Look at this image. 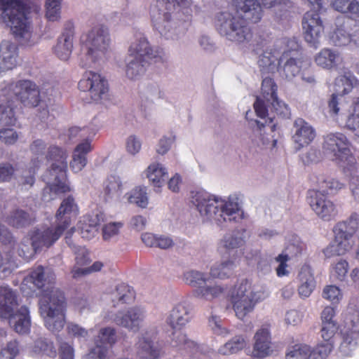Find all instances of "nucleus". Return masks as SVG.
I'll return each instance as SVG.
<instances>
[{
  "label": "nucleus",
  "instance_id": "obj_27",
  "mask_svg": "<svg viewBox=\"0 0 359 359\" xmlns=\"http://www.w3.org/2000/svg\"><path fill=\"white\" fill-rule=\"evenodd\" d=\"M297 292L299 296L302 299L310 297L316 284L310 267L304 266L301 268L297 276Z\"/></svg>",
  "mask_w": 359,
  "mask_h": 359
},
{
  "label": "nucleus",
  "instance_id": "obj_55",
  "mask_svg": "<svg viewBox=\"0 0 359 359\" xmlns=\"http://www.w3.org/2000/svg\"><path fill=\"white\" fill-rule=\"evenodd\" d=\"M19 353V344L16 340L9 341L0 351V359H15Z\"/></svg>",
  "mask_w": 359,
  "mask_h": 359
},
{
  "label": "nucleus",
  "instance_id": "obj_28",
  "mask_svg": "<svg viewBox=\"0 0 359 359\" xmlns=\"http://www.w3.org/2000/svg\"><path fill=\"white\" fill-rule=\"evenodd\" d=\"M253 355L257 358H264L271 354V334L269 329L262 328L255 335Z\"/></svg>",
  "mask_w": 359,
  "mask_h": 359
},
{
  "label": "nucleus",
  "instance_id": "obj_58",
  "mask_svg": "<svg viewBox=\"0 0 359 359\" xmlns=\"http://www.w3.org/2000/svg\"><path fill=\"white\" fill-rule=\"evenodd\" d=\"M322 296L330 302H338L342 297L339 288L335 285H327L323 291Z\"/></svg>",
  "mask_w": 359,
  "mask_h": 359
},
{
  "label": "nucleus",
  "instance_id": "obj_23",
  "mask_svg": "<svg viewBox=\"0 0 359 359\" xmlns=\"http://www.w3.org/2000/svg\"><path fill=\"white\" fill-rule=\"evenodd\" d=\"M287 54L285 53L280 58L281 61L286 60L283 66L278 68V72L283 79L290 81L299 75L303 62L306 60L307 57L298 52L289 58H287Z\"/></svg>",
  "mask_w": 359,
  "mask_h": 359
},
{
  "label": "nucleus",
  "instance_id": "obj_47",
  "mask_svg": "<svg viewBox=\"0 0 359 359\" xmlns=\"http://www.w3.org/2000/svg\"><path fill=\"white\" fill-rule=\"evenodd\" d=\"M62 0H46V17L49 21H57L60 18Z\"/></svg>",
  "mask_w": 359,
  "mask_h": 359
},
{
  "label": "nucleus",
  "instance_id": "obj_2",
  "mask_svg": "<svg viewBox=\"0 0 359 359\" xmlns=\"http://www.w3.org/2000/svg\"><path fill=\"white\" fill-rule=\"evenodd\" d=\"M40 102V89L34 81L21 79L8 83L2 88L0 96V126H15L16 102L27 107H35Z\"/></svg>",
  "mask_w": 359,
  "mask_h": 359
},
{
  "label": "nucleus",
  "instance_id": "obj_62",
  "mask_svg": "<svg viewBox=\"0 0 359 359\" xmlns=\"http://www.w3.org/2000/svg\"><path fill=\"white\" fill-rule=\"evenodd\" d=\"M108 348L102 345L95 344V346L90 348L86 355V359H104L107 356Z\"/></svg>",
  "mask_w": 359,
  "mask_h": 359
},
{
  "label": "nucleus",
  "instance_id": "obj_17",
  "mask_svg": "<svg viewBox=\"0 0 359 359\" xmlns=\"http://www.w3.org/2000/svg\"><path fill=\"white\" fill-rule=\"evenodd\" d=\"M309 194V203L320 219L330 222L337 217V205L326 194L318 190H311Z\"/></svg>",
  "mask_w": 359,
  "mask_h": 359
},
{
  "label": "nucleus",
  "instance_id": "obj_56",
  "mask_svg": "<svg viewBox=\"0 0 359 359\" xmlns=\"http://www.w3.org/2000/svg\"><path fill=\"white\" fill-rule=\"evenodd\" d=\"M103 267V263L101 262H95L90 267L81 269L74 267L72 271V277L76 278L93 272L100 271Z\"/></svg>",
  "mask_w": 359,
  "mask_h": 359
},
{
  "label": "nucleus",
  "instance_id": "obj_49",
  "mask_svg": "<svg viewBox=\"0 0 359 359\" xmlns=\"http://www.w3.org/2000/svg\"><path fill=\"white\" fill-rule=\"evenodd\" d=\"M95 132L90 128V127H83L82 128L74 126L69 129V139L72 140L75 137L83 138L84 141L88 140L91 144V139L95 136Z\"/></svg>",
  "mask_w": 359,
  "mask_h": 359
},
{
  "label": "nucleus",
  "instance_id": "obj_63",
  "mask_svg": "<svg viewBox=\"0 0 359 359\" xmlns=\"http://www.w3.org/2000/svg\"><path fill=\"white\" fill-rule=\"evenodd\" d=\"M18 135L11 128H4L0 130V140L6 144H13L17 142Z\"/></svg>",
  "mask_w": 359,
  "mask_h": 359
},
{
  "label": "nucleus",
  "instance_id": "obj_48",
  "mask_svg": "<svg viewBox=\"0 0 359 359\" xmlns=\"http://www.w3.org/2000/svg\"><path fill=\"white\" fill-rule=\"evenodd\" d=\"M261 90L263 97L269 101L277 95L278 86L273 79L266 77L262 80Z\"/></svg>",
  "mask_w": 359,
  "mask_h": 359
},
{
  "label": "nucleus",
  "instance_id": "obj_50",
  "mask_svg": "<svg viewBox=\"0 0 359 359\" xmlns=\"http://www.w3.org/2000/svg\"><path fill=\"white\" fill-rule=\"evenodd\" d=\"M302 81L309 84H314L316 78L314 76V70L312 67L311 61L308 57L303 62L302 71L299 74Z\"/></svg>",
  "mask_w": 359,
  "mask_h": 359
},
{
  "label": "nucleus",
  "instance_id": "obj_15",
  "mask_svg": "<svg viewBox=\"0 0 359 359\" xmlns=\"http://www.w3.org/2000/svg\"><path fill=\"white\" fill-rule=\"evenodd\" d=\"M78 88L88 93L93 102L102 100L109 92L107 80L101 74L93 71H86L78 83Z\"/></svg>",
  "mask_w": 359,
  "mask_h": 359
},
{
  "label": "nucleus",
  "instance_id": "obj_60",
  "mask_svg": "<svg viewBox=\"0 0 359 359\" xmlns=\"http://www.w3.org/2000/svg\"><path fill=\"white\" fill-rule=\"evenodd\" d=\"M348 270V263L346 260L341 259L333 266V273L339 280H343Z\"/></svg>",
  "mask_w": 359,
  "mask_h": 359
},
{
  "label": "nucleus",
  "instance_id": "obj_40",
  "mask_svg": "<svg viewBox=\"0 0 359 359\" xmlns=\"http://www.w3.org/2000/svg\"><path fill=\"white\" fill-rule=\"evenodd\" d=\"M330 41L335 46H345L352 43L351 33H348L343 27H337L330 35Z\"/></svg>",
  "mask_w": 359,
  "mask_h": 359
},
{
  "label": "nucleus",
  "instance_id": "obj_64",
  "mask_svg": "<svg viewBox=\"0 0 359 359\" xmlns=\"http://www.w3.org/2000/svg\"><path fill=\"white\" fill-rule=\"evenodd\" d=\"M122 225L123 224L120 222H112L106 224L102 229V236L104 240H109L112 236L118 234Z\"/></svg>",
  "mask_w": 359,
  "mask_h": 359
},
{
  "label": "nucleus",
  "instance_id": "obj_20",
  "mask_svg": "<svg viewBox=\"0 0 359 359\" xmlns=\"http://www.w3.org/2000/svg\"><path fill=\"white\" fill-rule=\"evenodd\" d=\"M293 126L294 133L292 135V140L297 149L307 147L315 140L316 137L315 128L304 118H296Z\"/></svg>",
  "mask_w": 359,
  "mask_h": 359
},
{
  "label": "nucleus",
  "instance_id": "obj_36",
  "mask_svg": "<svg viewBox=\"0 0 359 359\" xmlns=\"http://www.w3.org/2000/svg\"><path fill=\"white\" fill-rule=\"evenodd\" d=\"M135 298L134 290L126 283L118 284L112 292L113 302L130 303Z\"/></svg>",
  "mask_w": 359,
  "mask_h": 359
},
{
  "label": "nucleus",
  "instance_id": "obj_11",
  "mask_svg": "<svg viewBox=\"0 0 359 359\" xmlns=\"http://www.w3.org/2000/svg\"><path fill=\"white\" fill-rule=\"evenodd\" d=\"M351 142L339 132L330 133L324 137L323 149L331 153L342 168L343 172L354 171L356 159L351 152Z\"/></svg>",
  "mask_w": 359,
  "mask_h": 359
},
{
  "label": "nucleus",
  "instance_id": "obj_39",
  "mask_svg": "<svg viewBox=\"0 0 359 359\" xmlns=\"http://www.w3.org/2000/svg\"><path fill=\"white\" fill-rule=\"evenodd\" d=\"M245 243L244 238L239 235V232H233L231 234H226L222 240H221L219 250L220 252L223 250L229 251L238 248Z\"/></svg>",
  "mask_w": 359,
  "mask_h": 359
},
{
  "label": "nucleus",
  "instance_id": "obj_1",
  "mask_svg": "<svg viewBox=\"0 0 359 359\" xmlns=\"http://www.w3.org/2000/svg\"><path fill=\"white\" fill-rule=\"evenodd\" d=\"M236 8L234 13L227 11L217 14L215 27L218 32L231 41L242 43L250 38L249 23L259 22L263 16L262 6L271 8L281 0H233Z\"/></svg>",
  "mask_w": 359,
  "mask_h": 359
},
{
  "label": "nucleus",
  "instance_id": "obj_44",
  "mask_svg": "<svg viewBox=\"0 0 359 359\" xmlns=\"http://www.w3.org/2000/svg\"><path fill=\"white\" fill-rule=\"evenodd\" d=\"M32 351L34 355H46L50 357L56 354L53 344L43 338H39L34 341Z\"/></svg>",
  "mask_w": 359,
  "mask_h": 359
},
{
  "label": "nucleus",
  "instance_id": "obj_30",
  "mask_svg": "<svg viewBox=\"0 0 359 359\" xmlns=\"http://www.w3.org/2000/svg\"><path fill=\"white\" fill-rule=\"evenodd\" d=\"M331 7L336 11L359 18V2L357 0H332Z\"/></svg>",
  "mask_w": 359,
  "mask_h": 359
},
{
  "label": "nucleus",
  "instance_id": "obj_8",
  "mask_svg": "<svg viewBox=\"0 0 359 359\" xmlns=\"http://www.w3.org/2000/svg\"><path fill=\"white\" fill-rule=\"evenodd\" d=\"M47 161H53L49 169L43 176V181L50 184V189L55 193H67L70 188L66 184L67 170V153L62 148L52 145L46 155Z\"/></svg>",
  "mask_w": 359,
  "mask_h": 359
},
{
  "label": "nucleus",
  "instance_id": "obj_29",
  "mask_svg": "<svg viewBox=\"0 0 359 359\" xmlns=\"http://www.w3.org/2000/svg\"><path fill=\"white\" fill-rule=\"evenodd\" d=\"M90 141L79 143L74 149L72 161L70 162V168L74 172H79L87 163V154L92 151Z\"/></svg>",
  "mask_w": 359,
  "mask_h": 359
},
{
  "label": "nucleus",
  "instance_id": "obj_14",
  "mask_svg": "<svg viewBox=\"0 0 359 359\" xmlns=\"http://www.w3.org/2000/svg\"><path fill=\"white\" fill-rule=\"evenodd\" d=\"M256 293L252 290V285L247 279H243L231 292L230 301L236 316L243 320L251 313L257 303Z\"/></svg>",
  "mask_w": 359,
  "mask_h": 359
},
{
  "label": "nucleus",
  "instance_id": "obj_33",
  "mask_svg": "<svg viewBox=\"0 0 359 359\" xmlns=\"http://www.w3.org/2000/svg\"><path fill=\"white\" fill-rule=\"evenodd\" d=\"M345 126L359 137V97L353 100L348 111Z\"/></svg>",
  "mask_w": 359,
  "mask_h": 359
},
{
  "label": "nucleus",
  "instance_id": "obj_35",
  "mask_svg": "<svg viewBox=\"0 0 359 359\" xmlns=\"http://www.w3.org/2000/svg\"><path fill=\"white\" fill-rule=\"evenodd\" d=\"M6 222L11 226L20 228L31 224L34 219L25 211L17 209L6 217Z\"/></svg>",
  "mask_w": 359,
  "mask_h": 359
},
{
  "label": "nucleus",
  "instance_id": "obj_12",
  "mask_svg": "<svg viewBox=\"0 0 359 359\" xmlns=\"http://www.w3.org/2000/svg\"><path fill=\"white\" fill-rule=\"evenodd\" d=\"M1 16L15 36L23 37L28 32L27 6L23 0H0Z\"/></svg>",
  "mask_w": 359,
  "mask_h": 359
},
{
  "label": "nucleus",
  "instance_id": "obj_19",
  "mask_svg": "<svg viewBox=\"0 0 359 359\" xmlns=\"http://www.w3.org/2000/svg\"><path fill=\"white\" fill-rule=\"evenodd\" d=\"M65 230L66 229L57 223L54 229L47 228L42 232L39 230L34 231L31 235L32 246L34 252H36L43 247H50L59 239Z\"/></svg>",
  "mask_w": 359,
  "mask_h": 359
},
{
  "label": "nucleus",
  "instance_id": "obj_16",
  "mask_svg": "<svg viewBox=\"0 0 359 359\" xmlns=\"http://www.w3.org/2000/svg\"><path fill=\"white\" fill-rule=\"evenodd\" d=\"M302 34L304 40L316 47L325 32V25L319 13L314 11L306 12L302 20Z\"/></svg>",
  "mask_w": 359,
  "mask_h": 359
},
{
  "label": "nucleus",
  "instance_id": "obj_42",
  "mask_svg": "<svg viewBox=\"0 0 359 359\" xmlns=\"http://www.w3.org/2000/svg\"><path fill=\"white\" fill-rule=\"evenodd\" d=\"M245 346V339L241 336H236L222 346L219 352L222 355L233 354L244 348Z\"/></svg>",
  "mask_w": 359,
  "mask_h": 359
},
{
  "label": "nucleus",
  "instance_id": "obj_4",
  "mask_svg": "<svg viewBox=\"0 0 359 359\" xmlns=\"http://www.w3.org/2000/svg\"><path fill=\"white\" fill-rule=\"evenodd\" d=\"M18 306L17 292L8 285L0 286V318L7 320L17 333L26 334L31 325L29 311L25 306Z\"/></svg>",
  "mask_w": 359,
  "mask_h": 359
},
{
  "label": "nucleus",
  "instance_id": "obj_9",
  "mask_svg": "<svg viewBox=\"0 0 359 359\" xmlns=\"http://www.w3.org/2000/svg\"><path fill=\"white\" fill-rule=\"evenodd\" d=\"M358 225L359 215L356 212H353L346 220L337 223L333 228V243L324 250L325 256L343 255L351 250Z\"/></svg>",
  "mask_w": 359,
  "mask_h": 359
},
{
  "label": "nucleus",
  "instance_id": "obj_45",
  "mask_svg": "<svg viewBox=\"0 0 359 359\" xmlns=\"http://www.w3.org/2000/svg\"><path fill=\"white\" fill-rule=\"evenodd\" d=\"M311 354L310 346L306 344H295L286 353V359H308Z\"/></svg>",
  "mask_w": 359,
  "mask_h": 359
},
{
  "label": "nucleus",
  "instance_id": "obj_38",
  "mask_svg": "<svg viewBox=\"0 0 359 359\" xmlns=\"http://www.w3.org/2000/svg\"><path fill=\"white\" fill-rule=\"evenodd\" d=\"M116 341V333L114 328L107 327L101 328L96 337L94 338L95 344L104 346L107 348L115 344Z\"/></svg>",
  "mask_w": 359,
  "mask_h": 359
},
{
  "label": "nucleus",
  "instance_id": "obj_57",
  "mask_svg": "<svg viewBox=\"0 0 359 359\" xmlns=\"http://www.w3.org/2000/svg\"><path fill=\"white\" fill-rule=\"evenodd\" d=\"M290 257L288 254L281 253L275 258V261L278 263V266L276 269V274L278 277H283L289 274V271L287 269L288 265L287 262L290 260Z\"/></svg>",
  "mask_w": 359,
  "mask_h": 359
},
{
  "label": "nucleus",
  "instance_id": "obj_5",
  "mask_svg": "<svg viewBox=\"0 0 359 359\" xmlns=\"http://www.w3.org/2000/svg\"><path fill=\"white\" fill-rule=\"evenodd\" d=\"M162 53L161 49L153 50L142 34L137 35L135 41L131 43L128 49L129 56L133 59L126 66L127 76L130 79H137L145 72L147 65L163 62Z\"/></svg>",
  "mask_w": 359,
  "mask_h": 359
},
{
  "label": "nucleus",
  "instance_id": "obj_32",
  "mask_svg": "<svg viewBox=\"0 0 359 359\" xmlns=\"http://www.w3.org/2000/svg\"><path fill=\"white\" fill-rule=\"evenodd\" d=\"M339 60V54L330 48H323L315 57L316 63L318 66L327 69L335 67Z\"/></svg>",
  "mask_w": 359,
  "mask_h": 359
},
{
  "label": "nucleus",
  "instance_id": "obj_51",
  "mask_svg": "<svg viewBox=\"0 0 359 359\" xmlns=\"http://www.w3.org/2000/svg\"><path fill=\"white\" fill-rule=\"evenodd\" d=\"M184 280L188 285L194 287H201V285L206 283L208 279L205 275L197 271H190L184 274Z\"/></svg>",
  "mask_w": 359,
  "mask_h": 359
},
{
  "label": "nucleus",
  "instance_id": "obj_61",
  "mask_svg": "<svg viewBox=\"0 0 359 359\" xmlns=\"http://www.w3.org/2000/svg\"><path fill=\"white\" fill-rule=\"evenodd\" d=\"M15 171V169L12 164L7 162L0 163V182H9Z\"/></svg>",
  "mask_w": 359,
  "mask_h": 359
},
{
  "label": "nucleus",
  "instance_id": "obj_46",
  "mask_svg": "<svg viewBox=\"0 0 359 359\" xmlns=\"http://www.w3.org/2000/svg\"><path fill=\"white\" fill-rule=\"evenodd\" d=\"M130 203L136 204L140 208H146L148 205V197L146 187H137L132 190L128 196Z\"/></svg>",
  "mask_w": 359,
  "mask_h": 359
},
{
  "label": "nucleus",
  "instance_id": "obj_53",
  "mask_svg": "<svg viewBox=\"0 0 359 359\" xmlns=\"http://www.w3.org/2000/svg\"><path fill=\"white\" fill-rule=\"evenodd\" d=\"M272 107L277 116L286 118L290 116V109L288 106L278 98V95L270 100Z\"/></svg>",
  "mask_w": 359,
  "mask_h": 359
},
{
  "label": "nucleus",
  "instance_id": "obj_10",
  "mask_svg": "<svg viewBox=\"0 0 359 359\" xmlns=\"http://www.w3.org/2000/svg\"><path fill=\"white\" fill-rule=\"evenodd\" d=\"M192 0H156L151 7L150 15L154 28L161 36L170 38L172 29V13L177 8L189 9Z\"/></svg>",
  "mask_w": 359,
  "mask_h": 359
},
{
  "label": "nucleus",
  "instance_id": "obj_25",
  "mask_svg": "<svg viewBox=\"0 0 359 359\" xmlns=\"http://www.w3.org/2000/svg\"><path fill=\"white\" fill-rule=\"evenodd\" d=\"M79 214V208L72 196H68L63 199L57 209L55 218L58 224L68 229L72 223V217Z\"/></svg>",
  "mask_w": 359,
  "mask_h": 359
},
{
  "label": "nucleus",
  "instance_id": "obj_37",
  "mask_svg": "<svg viewBox=\"0 0 359 359\" xmlns=\"http://www.w3.org/2000/svg\"><path fill=\"white\" fill-rule=\"evenodd\" d=\"M225 289L218 285L198 287L194 292L197 297L212 301L224 294Z\"/></svg>",
  "mask_w": 359,
  "mask_h": 359
},
{
  "label": "nucleus",
  "instance_id": "obj_41",
  "mask_svg": "<svg viewBox=\"0 0 359 359\" xmlns=\"http://www.w3.org/2000/svg\"><path fill=\"white\" fill-rule=\"evenodd\" d=\"M234 269V262L227 260L218 265L212 266L210 269V276L213 278H225L229 277Z\"/></svg>",
  "mask_w": 359,
  "mask_h": 359
},
{
  "label": "nucleus",
  "instance_id": "obj_24",
  "mask_svg": "<svg viewBox=\"0 0 359 359\" xmlns=\"http://www.w3.org/2000/svg\"><path fill=\"white\" fill-rule=\"evenodd\" d=\"M144 318V311L139 307L129 309L126 313L119 312L116 314L114 322L117 325L137 332Z\"/></svg>",
  "mask_w": 359,
  "mask_h": 359
},
{
  "label": "nucleus",
  "instance_id": "obj_6",
  "mask_svg": "<svg viewBox=\"0 0 359 359\" xmlns=\"http://www.w3.org/2000/svg\"><path fill=\"white\" fill-rule=\"evenodd\" d=\"M66 307L65 294L57 288H52L40 299V313L48 330L58 332L63 328L65 323Z\"/></svg>",
  "mask_w": 359,
  "mask_h": 359
},
{
  "label": "nucleus",
  "instance_id": "obj_43",
  "mask_svg": "<svg viewBox=\"0 0 359 359\" xmlns=\"http://www.w3.org/2000/svg\"><path fill=\"white\" fill-rule=\"evenodd\" d=\"M122 184L118 177L110 176L107 179L104 185V195L106 199L120 196Z\"/></svg>",
  "mask_w": 359,
  "mask_h": 359
},
{
  "label": "nucleus",
  "instance_id": "obj_18",
  "mask_svg": "<svg viewBox=\"0 0 359 359\" xmlns=\"http://www.w3.org/2000/svg\"><path fill=\"white\" fill-rule=\"evenodd\" d=\"M55 279V274L50 269L46 270L41 265L33 268L28 276L23 279L20 289L23 293L27 295L35 291L36 288L41 289L46 283H50Z\"/></svg>",
  "mask_w": 359,
  "mask_h": 359
},
{
  "label": "nucleus",
  "instance_id": "obj_22",
  "mask_svg": "<svg viewBox=\"0 0 359 359\" xmlns=\"http://www.w3.org/2000/svg\"><path fill=\"white\" fill-rule=\"evenodd\" d=\"M18 47L10 41L4 40L0 43V74L11 70L17 67Z\"/></svg>",
  "mask_w": 359,
  "mask_h": 359
},
{
  "label": "nucleus",
  "instance_id": "obj_7",
  "mask_svg": "<svg viewBox=\"0 0 359 359\" xmlns=\"http://www.w3.org/2000/svg\"><path fill=\"white\" fill-rule=\"evenodd\" d=\"M191 318L190 311L184 304H177L171 311L167 321L170 326L175 330L172 332L173 346L187 350L191 354L190 359H204L206 356L200 351L198 345L194 341L189 340L187 336L180 331Z\"/></svg>",
  "mask_w": 359,
  "mask_h": 359
},
{
  "label": "nucleus",
  "instance_id": "obj_21",
  "mask_svg": "<svg viewBox=\"0 0 359 359\" xmlns=\"http://www.w3.org/2000/svg\"><path fill=\"white\" fill-rule=\"evenodd\" d=\"M74 36V26L73 22H67L65 25L64 30L57 39L54 47V53L62 60H67L72 52L73 39Z\"/></svg>",
  "mask_w": 359,
  "mask_h": 359
},
{
  "label": "nucleus",
  "instance_id": "obj_52",
  "mask_svg": "<svg viewBox=\"0 0 359 359\" xmlns=\"http://www.w3.org/2000/svg\"><path fill=\"white\" fill-rule=\"evenodd\" d=\"M319 187L323 191H326L327 194H335L339 190L344 189L345 185L334 178H327L320 182Z\"/></svg>",
  "mask_w": 359,
  "mask_h": 359
},
{
  "label": "nucleus",
  "instance_id": "obj_59",
  "mask_svg": "<svg viewBox=\"0 0 359 359\" xmlns=\"http://www.w3.org/2000/svg\"><path fill=\"white\" fill-rule=\"evenodd\" d=\"M355 173L356 165H355L354 171L352 172L348 171L344 175L348 178L349 186L353 196L355 199L359 200V176L356 175Z\"/></svg>",
  "mask_w": 359,
  "mask_h": 359
},
{
  "label": "nucleus",
  "instance_id": "obj_31",
  "mask_svg": "<svg viewBox=\"0 0 359 359\" xmlns=\"http://www.w3.org/2000/svg\"><path fill=\"white\" fill-rule=\"evenodd\" d=\"M358 82V81L351 72H345L344 75L335 79L334 90L339 95L348 94Z\"/></svg>",
  "mask_w": 359,
  "mask_h": 359
},
{
  "label": "nucleus",
  "instance_id": "obj_3",
  "mask_svg": "<svg viewBox=\"0 0 359 359\" xmlns=\"http://www.w3.org/2000/svg\"><path fill=\"white\" fill-rule=\"evenodd\" d=\"M191 202L203 217L218 224L241 219L238 203L218 199L205 191L191 192Z\"/></svg>",
  "mask_w": 359,
  "mask_h": 359
},
{
  "label": "nucleus",
  "instance_id": "obj_34",
  "mask_svg": "<svg viewBox=\"0 0 359 359\" xmlns=\"http://www.w3.org/2000/svg\"><path fill=\"white\" fill-rule=\"evenodd\" d=\"M147 176L154 187H161L168 178V172L160 163H152L147 168Z\"/></svg>",
  "mask_w": 359,
  "mask_h": 359
},
{
  "label": "nucleus",
  "instance_id": "obj_26",
  "mask_svg": "<svg viewBox=\"0 0 359 359\" xmlns=\"http://www.w3.org/2000/svg\"><path fill=\"white\" fill-rule=\"evenodd\" d=\"M155 332H145L137 343V355L141 359H158L160 349L154 344Z\"/></svg>",
  "mask_w": 359,
  "mask_h": 359
},
{
  "label": "nucleus",
  "instance_id": "obj_54",
  "mask_svg": "<svg viewBox=\"0 0 359 359\" xmlns=\"http://www.w3.org/2000/svg\"><path fill=\"white\" fill-rule=\"evenodd\" d=\"M339 326L337 323H322V328L320 330L321 337L324 341L334 343L333 338L337 332Z\"/></svg>",
  "mask_w": 359,
  "mask_h": 359
},
{
  "label": "nucleus",
  "instance_id": "obj_13",
  "mask_svg": "<svg viewBox=\"0 0 359 359\" xmlns=\"http://www.w3.org/2000/svg\"><path fill=\"white\" fill-rule=\"evenodd\" d=\"M109 42L108 29L102 25L93 27L80 37L81 50L92 62H96L105 54Z\"/></svg>",
  "mask_w": 359,
  "mask_h": 359
}]
</instances>
